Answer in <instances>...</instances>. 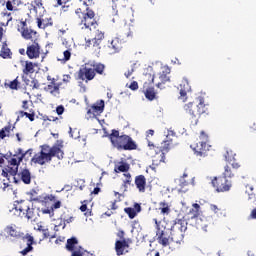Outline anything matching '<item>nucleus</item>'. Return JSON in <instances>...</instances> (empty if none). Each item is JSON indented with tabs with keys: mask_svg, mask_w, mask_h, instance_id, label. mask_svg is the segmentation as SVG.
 Segmentation results:
<instances>
[{
	"mask_svg": "<svg viewBox=\"0 0 256 256\" xmlns=\"http://www.w3.org/2000/svg\"><path fill=\"white\" fill-rule=\"evenodd\" d=\"M42 150L35 154L31 162L36 165H45V163H50L53 161V157H57V159H63L65 152H63V144H56L50 147L49 145H42Z\"/></svg>",
	"mask_w": 256,
	"mask_h": 256,
	"instance_id": "nucleus-1",
	"label": "nucleus"
},
{
	"mask_svg": "<svg viewBox=\"0 0 256 256\" xmlns=\"http://www.w3.org/2000/svg\"><path fill=\"white\" fill-rule=\"evenodd\" d=\"M184 111L190 116L192 125H197L199 123V118L209 114V108H207L203 97H198L196 98V101L185 104Z\"/></svg>",
	"mask_w": 256,
	"mask_h": 256,
	"instance_id": "nucleus-2",
	"label": "nucleus"
},
{
	"mask_svg": "<svg viewBox=\"0 0 256 256\" xmlns=\"http://www.w3.org/2000/svg\"><path fill=\"white\" fill-rule=\"evenodd\" d=\"M110 143L118 151H135L137 149V143L129 135H119V131L113 129L108 135Z\"/></svg>",
	"mask_w": 256,
	"mask_h": 256,
	"instance_id": "nucleus-3",
	"label": "nucleus"
},
{
	"mask_svg": "<svg viewBox=\"0 0 256 256\" xmlns=\"http://www.w3.org/2000/svg\"><path fill=\"white\" fill-rule=\"evenodd\" d=\"M80 3L85 7L78 8L75 10V14L78 19H80V25H84L85 29H91L97 25V20H95V11L91 10V5H93V0H80Z\"/></svg>",
	"mask_w": 256,
	"mask_h": 256,
	"instance_id": "nucleus-4",
	"label": "nucleus"
},
{
	"mask_svg": "<svg viewBox=\"0 0 256 256\" xmlns=\"http://www.w3.org/2000/svg\"><path fill=\"white\" fill-rule=\"evenodd\" d=\"M96 75H105V64H84L78 71V79H80V81H85V83L93 81Z\"/></svg>",
	"mask_w": 256,
	"mask_h": 256,
	"instance_id": "nucleus-5",
	"label": "nucleus"
},
{
	"mask_svg": "<svg viewBox=\"0 0 256 256\" xmlns=\"http://www.w3.org/2000/svg\"><path fill=\"white\" fill-rule=\"evenodd\" d=\"M187 231V221L185 219L176 218L172 227L170 228L171 245L179 247L185 239V232Z\"/></svg>",
	"mask_w": 256,
	"mask_h": 256,
	"instance_id": "nucleus-6",
	"label": "nucleus"
},
{
	"mask_svg": "<svg viewBox=\"0 0 256 256\" xmlns=\"http://www.w3.org/2000/svg\"><path fill=\"white\" fill-rule=\"evenodd\" d=\"M12 211L16 217H21L28 221H35V219H37L35 208H31L30 201L22 200L20 202H16Z\"/></svg>",
	"mask_w": 256,
	"mask_h": 256,
	"instance_id": "nucleus-7",
	"label": "nucleus"
},
{
	"mask_svg": "<svg viewBox=\"0 0 256 256\" xmlns=\"http://www.w3.org/2000/svg\"><path fill=\"white\" fill-rule=\"evenodd\" d=\"M33 153V150H28L26 152H23V149L19 148L17 152L12 156V158L8 162V167L6 168L8 170V173L12 177V179L15 181V175L19 173V165H21V161L25 159V155L29 154L31 155Z\"/></svg>",
	"mask_w": 256,
	"mask_h": 256,
	"instance_id": "nucleus-8",
	"label": "nucleus"
},
{
	"mask_svg": "<svg viewBox=\"0 0 256 256\" xmlns=\"http://www.w3.org/2000/svg\"><path fill=\"white\" fill-rule=\"evenodd\" d=\"M156 225V237L159 245L162 247H169L171 245V229L165 227L156 218L153 219Z\"/></svg>",
	"mask_w": 256,
	"mask_h": 256,
	"instance_id": "nucleus-9",
	"label": "nucleus"
},
{
	"mask_svg": "<svg viewBox=\"0 0 256 256\" xmlns=\"http://www.w3.org/2000/svg\"><path fill=\"white\" fill-rule=\"evenodd\" d=\"M200 141L192 145L193 151L195 152V155L197 157H207V151H209V148L211 147L209 144H207V141H209V136L205 131H201Z\"/></svg>",
	"mask_w": 256,
	"mask_h": 256,
	"instance_id": "nucleus-10",
	"label": "nucleus"
},
{
	"mask_svg": "<svg viewBox=\"0 0 256 256\" xmlns=\"http://www.w3.org/2000/svg\"><path fill=\"white\" fill-rule=\"evenodd\" d=\"M212 186L217 191V193H225L227 191H231L233 183L230 179L225 178V176H218L212 179Z\"/></svg>",
	"mask_w": 256,
	"mask_h": 256,
	"instance_id": "nucleus-11",
	"label": "nucleus"
},
{
	"mask_svg": "<svg viewBox=\"0 0 256 256\" xmlns=\"http://www.w3.org/2000/svg\"><path fill=\"white\" fill-rule=\"evenodd\" d=\"M146 77H148L150 80L148 83H144V95L146 99H148V101H155V99H157V92H155L154 87L148 86L151 85V83H155V76L151 74H146Z\"/></svg>",
	"mask_w": 256,
	"mask_h": 256,
	"instance_id": "nucleus-12",
	"label": "nucleus"
},
{
	"mask_svg": "<svg viewBox=\"0 0 256 256\" xmlns=\"http://www.w3.org/2000/svg\"><path fill=\"white\" fill-rule=\"evenodd\" d=\"M36 23L38 29H47V27H53V18L45 12L43 14L36 13Z\"/></svg>",
	"mask_w": 256,
	"mask_h": 256,
	"instance_id": "nucleus-13",
	"label": "nucleus"
},
{
	"mask_svg": "<svg viewBox=\"0 0 256 256\" xmlns=\"http://www.w3.org/2000/svg\"><path fill=\"white\" fill-rule=\"evenodd\" d=\"M213 223V218L211 216L201 215L199 218L195 220L196 229H201L207 233V228L210 227Z\"/></svg>",
	"mask_w": 256,
	"mask_h": 256,
	"instance_id": "nucleus-14",
	"label": "nucleus"
},
{
	"mask_svg": "<svg viewBox=\"0 0 256 256\" xmlns=\"http://www.w3.org/2000/svg\"><path fill=\"white\" fill-rule=\"evenodd\" d=\"M84 48L88 49L93 55L99 56L101 53V43L93 38L85 40Z\"/></svg>",
	"mask_w": 256,
	"mask_h": 256,
	"instance_id": "nucleus-15",
	"label": "nucleus"
},
{
	"mask_svg": "<svg viewBox=\"0 0 256 256\" xmlns=\"http://www.w3.org/2000/svg\"><path fill=\"white\" fill-rule=\"evenodd\" d=\"M125 42L124 38L114 37L111 40H108L107 48L111 53H119L123 49V43Z\"/></svg>",
	"mask_w": 256,
	"mask_h": 256,
	"instance_id": "nucleus-16",
	"label": "nucleus"
},
{
	"mask_svg": "<svg viewBox=\"0 0 256 256\" xmlns=\"http://www.w3.org/2000/svg\"><path fill=\"white\" fill-rule=\"evenodd\" d=\"M26 55L30 59H39L41 56V46L37 40L27 47Z\"/></svg>",
	"mask_w": 256,
	"mask_h": 256,
	"instance_id": "nucleus-17",
	"label": "nucleus"
},
{
	"mask_svg": "<svg viewBox=\"0 0 256 256\" xmlns=\"http://www.w3.org/2000/svg\"><path fill=\"white\" fill-rule=\"evenodd\" d=\"M169 73H171V70L169 69V67L164 68V70H162L159 73V81L156 83V87L158 89H165V84L166 83H170L171 82V78H169Z\"/></svg>",
	"mask_w": 256,
	"mask_h": 256,
	"instance_id": "nucleus-18",
	"label": "nucleus"
},
{
	"mask_svg": "<svg viewBox=\"0 0 256 256\" xmlns=\"http://www.w3.org/2000/svg\"><path fill=\"white\" fill-rule=\"evenodd\" d=\"M179 91V99H181L183 102L187 101V93L191 91V85H189V81L187 79H184L181 81V83L178 86Z\"/></svg>",
	"mask_w": 256,
	"mask_h": 256,
	"instance_id": "nucleus-19",
	"label": "nucleus"
},
{
	"mask_svg": "<svg viewBox=\"0 0 256 256\" xmlns=\"http://www.w3.org/2000/svg\"><path fill=\"white\" fill-rule=\"evenodd\" d=\"M105 111V101L98 100L87 110V115H101Z\"/></svg>",
	"mask_w": 256,
	"mask_h": 256,
	"instance_id": "nucleus-20",
	"label": "nucleus"
},
{
	"mask_svg": "<svg viewBox=\"0 0 256 256\" xmlns=\"http://www.w3.org/2000/svg\"><path fill=\"white\" fill-rule=\"evenodd\" d=\"M134 183L139 193H145V191H147V178L145 175H137L134 179Z\"/></svg>",
	"mask_w": 256,
	"mask_h": 256,
	"instance_id": "nucleus-21",
	"label": "nucleus"
},
{
	"mask_svg": "<svg viewBox=\"0 0 256 256\" xmlns=\"http://www.w3.org/2000/svg\"><path fill=\"white\" fill-rule=\"evenodd\" d=\"M57 197L53 194H42L39 196V202L44 207H51L54 203H57Z\"/></svg>",
	"mask_w": 256,
	"mask_h": 256,
	"instance_id": "nucleus-22",
	"label": "nucleus"
},
{
	"mask_svg": "<svg viewBox=\"0 0 256 256\" xmlns=\"http://www.w3.org/2000/svg\"><path fill=\"white\" fill-rule=\"evenodd\" d=\"M21 35L23 37V39H26V41H37V31L29 28V27H22L21 28Z\"/></svg>",
	"mask_w": 256,
	"mask_h": 256,
	"instance_id": "nucleus-23",
	"label": "nucleus"
},
{
	"mask_svg": "<svg viewBox=\"0 0 256 256\" xmlns=\"http://www.w3.org/2000/svg\"><path fill=\"white\" fill-rule=\"evenodd\" d=\"M126 249H129V241H127V240H117L115 242L116 255H118V256L125 255V253H127Z\"/></svg>",
	"mask_w": 256,
	"mask_h": 256,
	"instance_id": "nucleus-24",
	"label": "nucleus"
},
{
	"mask_svg": "<svg viewBox=\"0 0 256 256\" xmlns=\"http://www.w3.org/2000/svg\"><path fill=\"white\" fill-rule=\"evenodd\" d=\"M61 89V84L56 83L55 78L52 79V82H50L46 87H44V91L47 93H50V95H59Z\"/></svg>",
	"mask_w": 256,
	"mask_h": 256,
	"instance_id": "nucleus-25",
	"label": "nucleus"
},
{
	"mask_svg": "<svg viewBox=\"0 0 256 256\" xmlns=\"http://www.w3.org/2000/svg\"><path fill=\"white\" fill-rule=\"evenodd\" d=\"M11 179L12 177L11 174H9V170L0 165V181H2L5 189L6 187H9Z\"/></svg>",
	"mask_w": 256,
	"mask_h": 256,
	"instance_id": "nucleus-26",
	"label": "nucleus"
},
{
	"mask_svg": "<svg viewBox=\"0 0 256 256\" xmlns=\"http://www.w3.org/2000/svg\"><path fill=\"white\" fill-rule=\"evenodd\" d=\"M124 213L128 215L129 219H135V217H137V213H141V204L134 203V208H131V207L124 208Z\"/></svg>",
	"mask_w": 256,
	"mask_h": 256,
	"instance_id": "nucleus-27",
	"label": "nucleus"
},
{
	"mask_svg": "<svg viewBox=\"0 0 256 256\" xmlns=\"http://www.w3.org/2000/svg\"><path fill=\"white\" fill-rule=\"evenodd\" d=\"M4 231L7 233V235H9V237H13V239H21V237L24 235V233L17 231L13 225L6 226Z\"/></svg>",
	"mask_w": 256,
	"mask_h": 256,
	"instance_id": "nucleus-28",
	"label": "nucleus"
},
{
	"mask_svg": "<svg viewBox=\"0 0 256 256\" xmlns=\"http://www.w3.org/2000/svg\"><path fill=\"white\" fill-rule=\"evenodd\" d=\"M224 157L228 163H231L232 169H239V167H241L239 163L235 162V153H233L232 150H227Z\"/></svg>",
	"mask_w": 256,
	"mask_h": 256,
	"instance_id": "nucleus-29",
	"label": "nucleus"
},
{
	"mask_svg": "<svg viewBox=\"0 0 256 256\" xmlns=\"http://www.w3.org/2000/svg\"><path fill=\"white\" fill-rule=\"evenodd\" d=\"M188 215H191V219L195 221L202 215L201 206L198 203L192 204V208L189 210Z\"/></svg>",
	"mask_w": 256,
	"mask_h": 256,
	"instance_id": "nucleus-30",
	"label": "nucleus"
},
{
	"mask_svg": "<svg viewBox=\"0 0 256 256\" xmlns=\"http://www.w3.org/2000/svg\"><path fill=\"white\" fill-rule=\"evenodd\" d=\"M165 153L164 152H156L155 156L152 159L153 167H159L161 163H165Z\"/></svg>",
	"mask_w": 256,
	"mask_h": 256,
	"instance_id": "nucleus-31",
	"label": "nucleus"
},
{
	"mask_svg": "<svg viewBox=\"0 0 256 256\" xmlns=\"http://www.w3.org/2000/svg\"><path fill=\"white\" fill-rule=\"evenodd\" d=\"M18 175L25 185L31 184V172L29 169H23Z\"/></svg>",
	"mask_w": 256,
	"mask_h": 256,
	"instance_id": "nucleus-32",
	"label": "nucleus"
},
{
	"mask_svg": "<svg viewBox=\"0 0 256 256\" xmlns=\"http://www.w3.org/2000/svg\"><path fill=\"white\" fill-rule=\"evenodd\" d=\"M12 55L13 53L11 52V49H9V47L7 46V42H3L0 51V57H2V59H11Z\"/></svg>",
	"mask_w": 256,
	"mask_h": 256,
	"instance_id": "nucleus-33",
	"label": "nucleus"
},
{
	"mask_svg": "<svg viewBox=\"0 0 256 256\" xmlns=\"http://www.w3.org/2000/svg\"><path fill=\"white\" fill-rule=\"evenodd\" d=\"M47 208L42 209L44 215H51L55 212V209H61V201H56L51 206H46Z\"/></svg>",
	"mask_w": 256,
	"mask_h": 256,
	"instance_id": "nucleus-34",
	"label": "nucleus"
},
{
	"mask_svg": "<svg viewBox=\"0 0 256 256\" xmlns=\"http://www.w3.org/2000/svg\"><path fill=\"white\" fill-rule=\"evenodd\" d=\"M15 129L11 123L0 130V139H5V137H11V131Z\"/></svg>",
	"mask_w": 256,
	"mask_h": 256,
	"instance_id": "nucleus-35",
	"label": "nucleus"
},
{
	"mask_svg": "<svg viewBox=\"0 0 256 256\" xmlns=\"http://www.w3.org/2000/svg\"><path fill=\"white\" fill-rule=\"evenodd\" d=\"M5 87H9V89H12V91H19V89H21V81H19V76L9 83H5Z\"/></svg>",
	"mask_w": 256,
	"mask_h": 256,
	"instance_id": "nucleus-36",
	"label": "nucleus"
},
{
	"mask_svg": "<svg viewBox=\"0 0 256 256\" xmlns=\"http://www.w3.org/2000/svg\"><path fill=\"white\" fill-rule=\"evenodd\" d=\"M158 209L161 215H169V213H171V205L165 201L159 203Z\"/></svg>",
	"mask_w": 256,
	"mask_h": 256,
	"instance_id": "nucleus-37",
	"label": "nucleus"
},
{
	"mask_svg": "<svg viewBox=\"0 0 256 256\" xmlns=\"http://www.w3.org/2000/svg\"><path fill=\"white\" fill-rule=\"evenodd\" d=\"M130 166L126 162H119V165H116L114 168L115 173H127L129 171Z\"/></svg>",
	"mask_w": 256,
	"mask_h": 256,
	"instance_id": "nucleus-38",
	"label": "nucleus"
},
{
	"mask_svg": "<svg viewBox=\"0 0 256 256\" xmlns=\"http://www.w3.org/2000/svg\"><path fill=\"white\" fill-rule=\"evenodd\" d=\"M173 147V142L167 137V139L162 143L161 149L159 150L160 153H169V149Z\"/></svg>",
	"mask_w": 256,
	"mask_h": 256,
	"instance_id": "nucleus-39",
	"label": "nucleus"
},
{
	"mask_svg": "<svg viewBox=\"0 0 256 256\" xmlns=\"http://www.w3.org/2000/svg\"><path fill=\"white\" fill-rule=\"evenodd\" d=\"M77 243H79V241H77V238L75 237L68 239L66 243L67 251H72V253H75V251H78V250H75V245H77Z\"/></svg>",
	"mask_w": 256,
	"mask_h": 256,
	"instance_id": "nucleus-40",
	"label": "nucleus"
},
{
	"mask_svg": "<svg viewBox=\"0 0 256 256\" xmlns=\"http://www.w3.org/2000/svg\"><path fill=\"white\" fill-rule=\"evenodd\" d=\"M23 73L24 75L35 73V64L33 62L26 61Z\"/></svg>",
	"mask_w": 256,
	"mask_h": 256,
	"instance_id": "nucleus-41",
	"label": "nucleus"
},
{
	"mask_svg": "<svg viewBox=\"0 0 256 256\" xmlns=\"http://www.w3.org/2000/svg\"><path fill=\"white\" fill-rule=\"evenodd\" d=\"M92 39H94V41H97L100 44L103 43V39H105V32L101 30H96L95 36Z\"/></svg>",
	"mask_w": 256,
	"mask_h": 256,
	"instance_id": "nucleus-42",
	"label": "nucleus"
},
{
	"mask_svg": "<svg viewBox=\"0 0 256 256\" xmlns=\"http://www.w3.org/2000/svg\"><path fill=\"white\" fill-rule=\"evenodd\" d=\"M21 239H23V241H26V245L29 247H33V243H35V239L30 234H24Z\"/></svg>",
	"mask_w": 256,
	"mask_h": 256,
	"instance_id": "nucleus-43",
	"label": "nucleus"
},
{
	"mask_svg": "<svg viewBox=\"0 0 256 256\" xmlns=\"http://www.w3.org/2000/svg\"><path fill=\"white\" fill-rule=\"evenodd\" d=\"M125 180H123V187L125 188V191H127V187L131 185L133 179L131 178V173H124Z\"/></svg>",
	"mask_w": 256,
	"mask_h": 256,
	"instance_id": "nucleus-44",
	"label": "nucleus"
},
{
	"mask_svg": "<svg viewBox=\"0 0 256 256\" xmlns=\"http://www.w3.org/2000/svg\"><path fill=\"white\" fill-rule=\"evenodd\" d=\"M222 177H225L226 179L227 178L231 179V177H233V172L231 171V166L226 165L224 167V172H223Z\"/></svg>",
	"mask_w": 256,
	"mask_h": 256,
	"instance_id": "nucleus-45",
	"label": "nucleus"
},
{
	"mask_svg": "<svg viewBox=\"0 0 256 256\" xmlns=\"http://www.w3.org/2000/svg\"><path fill=\"white\" fill-rule=\"evenodd\" d=\"M38 9H43V13H45V7H43V0H34L35 13H37Z\"/></svg>",
	"mask_w": 256,
	"mask_h": 256,
	"instance_id": "nucleus-46",
	"label": "nucleus"
},
{
	"mask_svg": "<svg viewBox=\"0 0 256 256\" xmlns=\"http://www.w3.org/2000/svg\"><path fill=\"white\" fill-rule=\"evenodd\" d=\"M62 219H63V223H64L63 229H65V226L69 223H73L75 218L73 216H67V215L63 214Z\"/></svg>",
	"mask_w": 256,
	"mask_h": 256,
	"instance_id": "nucleus-47",
	"label": "nucleus"
},
{
	"mask_svg": "<svg viewBox=\"0 0 256 256\" xmlns=\"http://www.w3.org/2000/svg\"><path fill=\"white\" fill-rule=\"evenodd\" d=\"M28 195L30 196V201H35L36 203H39V196H37V191L32 189Z\"/></svg>",
	"mask_w": 256,
	"mask_h": 256,
	"instance_id": "nucleus-48",
	"label": "nucleus"
},
{
	"mask_svg": "<svg viewBox=\"0 0 256 256\" xmlns=\"http://www.w3.org/2000/svg\"><path fill=\"white\" fill-rule=\"evenodd\" d=\"M63 58L60 60L62 63H67L71 59V49L65 50L63 52Z\"/></svg>",
	"mask_w": 256,
	"mask_h": 256,
	"instance_id": "nucleus-49",
	"label": "nucleus"
},
{
	"mask_svg": "<svg viewBox=\"0 0 256 256\" xmlns=\"http://www.w3.org/2000/svg\"><path fill=\"white\" fill-rule=\"evenodd\" d=\"M24 115L29 119V121H35V110L31 109L29 110V113L26 112Z\"/></svg>",
	"mask_w": 256,
	"mask_h": 256,
	"instance_id": "nucleus-50",
	"label": "nucleus"
},
{
	"mask_svg": "<svg viewBox=\"0 0 256 256\" xmlns=\"http://www.w3.org/2000/svg\"><path fill=\"white\" fill-rule=\"evenodd\" d=\"M186 177H189V175L187 173H184L183 176L180 178V183L182 187H187V185H189V180H186Z\"/></svg>",
	"mask_w": 256,
	"mask_h": 256,
	"instance_id": "nucleus-51",
	"label": "nucleus"
},
{
	"mask_svg": "<svg viewBox=\"0 0 256 256\" xmlns=\"http://www.w3.org/2000/svg\"><path fill=\"white\" fill-rule=\"evenodd\" d=\"M30 87H32V89H39V87H41V84H39V80L33 79L31 81Z\"/></svg>",
	"mask_w": 256,
	"mask_h": 256,
	"instance_id": "nucleus-52",
	"label": "nucleus"
},
{
	"mask_svg": "<svg viewBox=\"0 0 256 256\" xmlns=\"http://www.w3.org/2000/svg\"><path fill=\"white\" fill-rule=\"evenodd\" d=\"M128 87L131 91H137V89H139V83H137V81H133Z\"/></svg>",
	"mask_w": 256,
	"mask_h": 256,
	"instance_id": "nucleus-53",
	"label": "nucleus"
},
{
	"mask_svg": "<svg viewBox=\"0 0 256 256\" xmlns=\"http://www.w3.org/2000/svg\"><path fill=\"white\" fill-rule=\"evenodd\" d=\"M133 73H135V67L132 66L131 69H128L127 72L124 73V75L127 79H129Z\"/></svg>",
	"mask_w": 256,
	"mask_h": 256,
	"instance_id": "nucleus-54",
	"label": "nucleus"
},
{
	"mask_svg": "<svg viewBox=\"0 0 256 256\" xmlns=\"http://www.w3.org/2000/svg\"><path fill=\"white\" fill-rule=\"evenodd\" d=\"M31 251H33V246H27L20 253H21V255L25 256V255H27V253H31Z\"/></svg>",
	"mask_w": 256,
	"mask_h": 256,
	"instance_id": "nucleus-55",
	"label": "nucleus"
},
{
	"mask_svg": "<svg viewBox=\"0 0 256 256\" xmlns=\"http://www.w3.org/2000/svg\"><path fill=\"white\" fill-rule=\"evenodd\" d=\"M124 37L127 38V40L125 41H129V39H133V32L131 31V29H128L127 32H124Z\"/></svg>",
	"mask_w": 256,
	"mask_h": 256,
	"instance_id": "nucleus-56",
	"label": "nucleus"
},
{
	"mask_svg": "<svg viewBox=\"0 0 256 256\" xmlns=\"http://www.w3.org/2000/svg\"><path fill=\"white\" fill-rule=\"evenodd\" d=\"M56 113L57 115H61L62 113H65V107L63 105H59L56 107Z\"/></svg>",
	"mask_w": 256,
	"mask_h": 256,
	"instance_id": "nucleus-57",
	"label": "nucleus"
},
{
	"mask_svg": "<svg viewBox=\"0 0 256 256\" xmlns=\"http://www.w3.org/2000/svg\"><path fill=\"white\" fill-rule=\"evenodd\" d=\"M22 109L24 111H28L29 110V101L28 100L22 101Z\"/></svg>",
	"mask_w": 256,
	"mask_h": 256,
	"instance_id": "nucleus-58",
	"label": "nucleus"
},
{
	"mask_svg": "<svg viewBox=\"0 0 256 256\" xmlns=\"http://www.w3.org/2000/svg\"><path fill=\"white\" fill-rule=\"evenodd\" d=\"M117 237L120 238V241L126 240L125 239V231H123V230L118 231Z\"/></svg>",
	"mask_w": 256,
	"mask_h": 256,
	"instance_id": "nucleus-59",
	"label": "nucleus"
},
{
	"mask_svg": "<svg viewBox=\"0 0 256 256\" xmlns=\"http://www.w3.org/2000/svg\"><path fill=\"white\" fill-rule=\"evenodd\" d=\"M148 147H150V149H153L156 153L159 152V147L155 146V144H153V142L148 141Z\"/></svg>",
	"mask_w": 256,
	"mask_h": 256,
	"instance_id": "nucleus-60",
	"label": "nucleus"
},
{
	"mask_svg": "<svg viewBox=\"0 0 256 256\" xmlns=\"http://www.w3.org/2000/svg\"><path fill=\"white\" fill-rule=\"evenodd\" d=\"M44 239H49L51 234H49V229H42Z\"/></svg>",
	"mask_w": 256,
	"mask_h": 256,
	"instance_id": "nucleus-61",
	"label": "nucleus"
},
{
	"mask_svg": "<svg viewBox=\"0 0 256 256\" xmlns=\"http://www.w3.org/2000/svg\"><path fill=\"white\" fill-rule=\"evenodd\" d=\"M62 81L63 83H69L71 81V75L69 74L64 75Z\"/></svg>",
	"mask_w": 256,
	"mask_h": 256,
	"instance_id": "nucleus-62",
	"label": "nucleus"
},
{
	"mask_svg": "<svg viewBox=\"0 0 256 256\" xmlns=\"http://www.w3.org/2000/svg\"><path fill=\"white\" fill-rule=\"evenodd\" d=\"M6 8L8 11H13V3L11 1H8L6 3Z\"/></svg>",
	"mask_w": 256,
	"mask_h": 256,
	"instance_id": "nucleus-63",
	"label": "nucleus"
},
{
	"mask_svg": "<svg viewBox=\"0 0 256 256\" xmlns=\"http://www.w3.org/2000/svg\"><path fill=\"white\" fill-rule=\"evenodd\" d=\"M71 256H83V250L74 251Z\"/></svg>",
	"mask_w": 256,
	"mask_h": 256,
	"instance_id": "nucleus-64",
	"label": "nucleus"
}]
</instances>
